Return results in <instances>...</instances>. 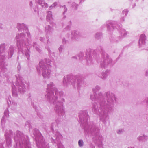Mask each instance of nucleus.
<instances>
[{
    "label": "nucleus",
    "instance_id": "f257e3e1",
    "mask_svg": "<svg viewBox=\"0 0 148 148\" xmlns=\"http://www.w3.org/2000/svg\"><path fill=\"white\" fill-rule=\"evenodd\" d=\"M53 86L52 82L47 85V93L45 96L50 103H56L55 110L61 111L63 110V103L65 102L62 97L63 93L62 92H58L57 88Z\"/></svg>",
    "mask_w": 148,
    "mask_h": 148
},
{
    "label": "nucleus",
    "instance_id": "f03ea898",
    "mask_svg": "<svg viewBox=\"0 0 148 148\" xmlns=\"http://www.w3.org/2000/svg\"><path fill=\"white\" fill-rule=\"evenodd\" d=\"M25 37V35L23 33L17 35L16 37L17 46L19 49V52L21 51L23 54L25 53L27 59L29 60V50L26 46L27 45H26L23 40H23Z\"/></svg>",
    "mask_w": 148,
    "mask_h": 148
},
{
    "label": "nucleus",
    "instance_id": "7ed1b4c3",
    "mask_svg": "<svg viewBox=\"0 0 148 148\" xmlns=\"http://www.w3.org/2000/svg\"><path fill=\"white\" fill-rule=\"evenodd\" d=\"M106 95L107 99L105 103V105L103 106L102 103H100V107L101 108H102L106 110H112L113 108L114 101H116V97L114 93L110 92H107Z\"/></svg>",
    "mask_w": 148,
    "mask_h": 148
},
{
    "label": "nucleus",
    "instance_id": "20e7f679",
    "mask_svg": "<svg viewBox=\"0 0 148 148\" xmlns=\"http://www.w3.org/2000/svg\"><path fill=\"white\" fill-rule=\"evenodd\" d=\"M48 64L44 63L43 61H40L39 63V66L37 68L38 72L41 70L42 75L45 79L49 78L52 76V74L50 69V66H47Z\"/></svg>",
    "mask_w": 148,
    "mask_h": 148
},
{
    "label": "nucleus",
    "instance_id": "39448f33",
    "mask_svg": "<svg viewBox=\"0 0 148 148\" xmlns=\"http://www.w3.org/2000/svg\"><path fill=\"white\" fill-rule=\"evenodd\" d=\"M16 85L18 87V91L21 93H23L25 92L26 88L22 81V77L19 74L16 75Z\"/></svg>",
    "mask_w": 148,
    "mask_h": 148
},
{
    "label": "nucleus",
    "instance_id": "423d86ee",
    "mask_svg": "<svg viewBox=\"0 0 148 148\" xmlns=\"http://www.w3.org/2000/svg\"><path fill=\"white\" fill-rule=\"evenodd\" d=\"M146 36L144 34H142L140 36L139 41V45L140 48L144 49L145 46Z\"/></svg>",
    "mask_w": 148,
    "mask_h": 148
},
{
    "label": "nucleus",
    "instance_id": "0eeeda50",
    "mask_svg": "<svg viewBox=\"0 0 148 148\" xmlns=\"http://www.w3.org/2000/svg\"><path fill=\"white\" fill-rule=\"evenodd\" d=\"M5 46L4 44H2L0 45V62H3L5 59L3 54L5 50Z\"/></svg>",
    "mask_w": 148,
    "mask_h": 148
},
{
    "label": "nucleus",
    "instance_id": "6e6552de",
    "mask_svg": "<svg viewBox=\"0 0 148 148\" xmlns=\"http://www.w3.org/2000/svg\"><path fill=\"white\" fill-rule=\"evenodd\" d=\"M81 36V34L79 31H73L71 32V38L73 40H77Z\"/></svg>",
    "mask_w": 148,
    "mask_h": 148
},
{
    "label": "nucleus",
    "instance_id": "1a4fd4ad",
    "mask_svg": "<svg viewBox=\"0 0 148 148\" xmlns=\"http://www.w3.org/2000/svg\"><path fill=\"white\" fill-rule=\"evenodd\" d=\"M73 77L70 75H67L64 78L63 82L64 85H68L70 82H72Z\"/></svg>",
    "mask_w": 148,
    "mask_h": 148
},
{
    "label": "nucleus",
    "instance_id": "9d476101",
    "mask_svg": "<svg viewBox=\"0 0 148 148\" xmlns=\"http://www.w3.org/2000/svg\"><path fill=\"white\" fill-rule=\"evenodd\" d=\"M14 49L13 47L11 46L10 47L8 52V58L12 57L13 54Z\"/></svg>",
    "mask_w": 148,
    "mask_h": 148
},
{
    "label": "nucleus",
    "instance_id": "9b49d317",
    "mask_svg": "<svg viewBox=\"0 0 148 148\" xmlns=\"http://www.w3.org/2000/svg\"><path fill=\"white\" fill-rule=\"evenodd\" d=\"M36 2L44 8H47L48 7V5L45 3L43 0H36Z\"/></svg>",
    "mask_w": 148,
    "mask_h": 148
},
{
    "label": "nucleus",
    "instance_id": "f8f14e48",
    "mask_svg": "<svg viewBox=\"0 0 148 148\" xmlns=\"http://www.w3.org/2000/svg\"><path fill=\"white\" fill-rule=\"evenodd\" d=\"M90 99L92 101H95L96 99H97V95L96 92H93L92 94H90Z\"/></svg>",
    "mask_w": 148,
    "mask_h": 148
},
{
    "label": "nucleus",
    "instance_id": "ddd939ff",
    "mask_svg": "<svg viewBox=\"0 0 148 148\" xmlns=\"http://www.w3.org/2000/svg\"><path fill=\"white\" fill-rule=\"evenodd\" d=\"M12 92L14 96L16 97L17 96V92L16 88L14 85L12 86Z\"/></svg>",
    "mask_w": 148,
    "mask_h": 148
},
{
    "label": "nucleus",
    "instance_id": "4468645a",
    "mask_svg": "<svg viewBox=\"0 0 148 148\" xmlns=\"http://www.w3.org/2000/svg\"><path fill=\"white\" fill-rule=\"evenodd\" d=\"M17 27L19 30L22 28L26 29L27 28L26 25L23 23H18L17 25Z\"/></svg>",
    "mask_w": 148,
    "mask_h": 148
},
{
    "label": "nucleus",
    "instance_id": "2eb2a0df",
    "mask_svg": "<svg viewBox=\"0 0 148 148\" xmlns=\"http://www.w3.org/2000/svg\"><path fill=\"white\" fill-rule=\"evenodd\" d=\"M120 33L121 35L122 36H125L129 34L128 32H126L124 29H120Z\"/></svg>",
    "mask_w": 148,
    "mask_h": 148
},
{
    "label": "nucleus",
    "instance_id": "dca6fc26",
    "mask_svg": "<svg viewBox=\"0 0 148 148\" xmlns=\"http://www.w3.org/2000/svg\"><path fill=\"white\" fill-rule=\"evenodd\" d=\"M109 73L110 72L109 71H106L105 72L103 73L102 74L101 78L103 79H105L107 77Z\"/></svg>",
    "mask_w": 148,
    "mask_h": 148
},
{
    "label": "nucleus",
    "instance_id": "f3484780",
    "mask_svg": "<svg viewBox=\"0 0 148 148\" xmlns=\"http://www.w3.org/2000/svg\"><path fill=\"white\" fill-rule=\"evenodd\" d=\"M47 20H51L52 19V15L51 11H48L47 16Z\"/></svg>",
    "mask_w": 148,
    "mask_h": 148
},
{
    "label": "nucleus",
    "instance_id": "a211bd4d",
    "mask_svg": "<svg viewBox=\"0 0 148 148\" xmlns=\"http://www.w3.org/2000/svg\"><path fill=\"white\" fill-rule=\"evenodd\" d=\"M100 89V87L98 86H96L95 87L93 88L92 91L93 92H96L99 91Z\"/></svg>",
    "mask_w": 148,
    "mask_h": 148
},
{
    "label": "nucleus",
    "instance_id": "6ab92c4d",
    "mask_svg": "<svg viewBox=\"0 0 148 148\" xmlns=\"http://www.w3.org/2000/svg\"><path fill=\"white\" fill-rule=\"evenodd\" d=\"M46 30L47 32L50 33L52 31L53 29L49 25H48L46 27Z\"/></svg>",
    "mask_w": 148,
    "mask_h": 148
},
{
    "label": "nucleus",
    "instance_id": "aec40b11",
    "mask_svg": "<svg viewBox=\"0 0 148 148\" xmlns=\"http://www.w3.org/2000/svg\"><path fill=\"white\" fill-rule=\"evenodd\" d=\"M147 137V136L146 135H143L139 136L138 138V139L139 140H142L145 139Z\"/></svg>",
    "mask_w": 148,
    "mask_h": 148
},
{
    "label": "nucleus",
    "instance_id": "412c9836",
    "mask_svg": "<svg viewBox=\"0 0 148 148\" xmlns=\"http://www.w3.org/2000/svg\"><path fill=\"white\" fill-rule=\"evenodd\" d=\"M128 11L127 9H125L124 10L122 13V16L123 17H124V16H126L127 13H128Z\"/></svg>",
    "mask_w": 148,
    "mask_h": 148
},
{
    "label": "nucleus",
    "instance_id": "4be33fe9",
    "mask_svg": "<svg viewBox=\"0 0 148 148\" xmlns=\"http://www.w3.org/2000/svg\"><path fill=\"white\" fill-rule=\"evenodd\" d=\"M103 96L102 93L101 92H99L98 94V96H97V99L99 100L103 98Z\"/></svg>",
    "mask_w": 148,
    "mask_h": 148
},
{
    "label": "nucleus",
    "instance_id": "5701e85b",
    "mask_svg": "<svg viewBox=\"0 0 148 148\" xmlns=\"http://www.w3.org/2000/svg\"><path fill=\"white\" fill-rule=\"evenodd\" d=\"M84 144V142L82 140H79L78 141V145L80 147H82L83 146Z\"/></svg>",
    "mask_w": 148,
    "mask_h": 148
},
{
    "label": "nucleus",
    "instance_id": "b1692460",
    "mask_svg": "<svg viewBox=\"0 0 148 148\" xmlns=\"http://www.w3.org/2000/svg\"><path fill=\"white\" fill-rule=\"evenodd\" d=\"M57 3L56 2L54 3L51 6L49 7L50 9H51L52 8H54L57 5Z\"/></svg>",
    "mask_w": 148,
    "mask_h": 148
},
{
    "label": "nucleus",
    "instance_id": "393cba45",
    "mask_svg": "<svg viewBox=\"0 0 148 148\" xmlns=\"http://www.w3.org/2000/svg\"><path fill=\"white\" fill-rule=\"evenodd\" d=\"M82 81L80 79L77 80V85L79 86L80 84H82Z\"/></svg>",
    "mask_w": 148,
    "mask_h": 148
},
{
    "label": "nucleus",
    "instance_id": "a878e982",
    "mask_svg": "<svg viewBox=\"0 0 148 148\" xmlns=\"http://www.w3.org/2000/svg\"><path fill=\"white\" fill-rule=\"evenodd\" d=\"M73 6L74 7L75 6V9H76L77 8L78 5L77 4H76L75 3H73Z\"/></svg>",
    "mask_w": 148,
    "mask_h": 148
},
{
    "label": "nucleus",
    "instance_id": "bb28decb",
    "mask_svg": "<svg viewBox=\"0 0 148 148\" xmlns=\"http://www.w3.org/2000/svg\"><path fill=\"white\" fill-rule=\"evenodd\" d=\"M123 132V130H118L117 132V133L119 134H121Z\"/></svg>",
    "mask_w": 148,
    "mask_h": 148
},
{
    "label": "nucleus",
    "instance_id": "cd10ccee",
    "mask_svg": "<svg viewBox=\"0 0 148 148\" xmlns=\"http://www.w3.org/2000/svg\"><path fill=\"white\" fill-rule=\"evenodd\" d=\"M63 48V45H61L59 48V49L60 51H61L62 49Z\"/></svg>",
    "mask_w": 148,
    "mask_h": 148
},
{
    "label": "nucleus",
    "instance_id": "c85d7f7f",
    "mask_svg": "<svg viewBox=\"0 0 148 148\" xmlns=\"http://www.w3.org/2000/svg\"><path fill=\"white\" fill-rule=\"evenodd\" d=\"M34 47H35L36 48V50L38 51H40L38 47H36L35 45H34Z\"/></svg>",
    "mask_w": 148,
    "mask_h": 148
},
{
    "label": "nucleus",
    "instance_id": "c756f323",
    "mask_svg": "<svg viewBox=\"0 0 148 148\" xmlns=\"http://www.w3.org/2000/svg\"><path fill=\"white\" fill-rule=\"evenodd\" d=\"M62 7L64 8V13L65 12H66V11L67 10V8L66 7H65L64 6H63Z\"/></svg>",
    "mask_w": 148,
    "mask_h": 148
},
{
    "label": "nucleus",
    "instance_id": "7c9ffc66",
    "mask_svg": "<svg viewBox=\"0 0 148 148\" xmlns=\"http://www.w3.org/2000/svg\"><path fill=\"white\" fill-rule=\"evenodd\" d=\"M26 33L27 34L28 36H29L30 35V34L28 32V30H27L26 31Z\"/></svg>",
    "mask_w": 148,
    "mask_h": 148
},
{
    "label": "nucleus",
    "instance_id": "2f4dec72",
    "mask_svg": "<svg viewBox=\"0 0 148 148\" xmlns=\"http://www.w3.org/2000/svg\"><path fill=\"white\" fill-rule=\"evenodd\" d=\"M29 5L31 7H32L33 3L32 1H30L29 3Z\"/></svg>",
    "mask_w": 148,
    "mask_h": 148
},
{
    "label": "nucleus",
    "instance_id": "473e14b6",
    "mask_svg": "<svg viewBox=\"0 0 148 148\" xmlns=\"http://www.w3.org/2000/svg\"><path fill=\"white\" fill-rule=\"evenodd\" d=\"M40 41H44V38H43L40 37Z\"/></svg>",
    "mask_w": 148,
    "mask_h": 148
},
{
    "label": "nucleus",
    "instance_id": "72a5a7b5",
    "mask_svg": "<svg viewBox=\"0 0 148 148\" xmlns=\"http://www.w3.org/2000/svg\"><path fill=\"white\" fill-rule=\"evenodd\" d=\"M146 102L147 105V108H148V97L146 99Z\"/></svg>",
    "mask_w": 148,
    "mask_h": 148
},
{
    "label": "nucleus",
    "instance_id": "f704fd0d",
    "mask_svg": "<svg viewBox=\"0 0 148 148\" xmlns=\"http://www.w3.org/2000/svg\"><path fill=\"white\" fill-rule=\"evenodd\" d=\"M124 21V18H123V17L122 16V18L121 19V22L123 21Z\"/></svg>",
    "mask_w": 148,
    "mask_h": 148
},
{
    "label": "nucleus",
    "instance_id": "c9c22d12",
    "mask_svg": "<svg viewBox=\"0 0 148 148\" xmlns=\"http://www.w3.org/2000/svg\"><path fill=\"white\" fill-rule=\"evenodd\" d=\"M77 57H78V58H77V57L76 58L77 59H78V58L79 59H81V58L79 56H78Z\"/></svg>",
    "mask_w": 148,
    "mask_h": 148
},
{
    "label": "nucleus",
    "instance_id": "e433bc0d",
    "mask_svg": "<svg viewBox=\"0 0 148 148\" xmlns=\"http://www.w3.org/2000/svg\"><path fill=\"white\" fill-rule=\"evenodd\" d=\"M64 40H65V39H63V42L64 43H66V42H65V41H64Z\"/></svg>",
    "mask_w": 148,
    "mask_h": 148
},
{
    "label": "nucleus",
    "instance_id": "4c0bfd02",
    "mask_svg": "<svg viewBox=\"0 0 148 148\" xmlns=\"http://www.w3.org/2000/svg\"><path fill=\"white\" fill-rule=\"evenodd\" d=\"M108 60H107L106 61V62H108Z\"/></svg>",
    "mask_w": 148,
    "mask_h": 148
},
{
    "label": "nucleus",
    "instance_id": "58836bf2",
    "mask_svg": "<svg viewBox=\"0 0 148 148\" xmlns=\"http://www.w3.org/2000/svg\"><path fill=\"white\" fill-rule=\"evenodd\" d=\"M97 110L96 109H95V110Z\"/></svg>",
    "mask_w": 148,
    "mask_h": 148
},
{
    "label": "nucleus",
    "instance_id": "ea45409f",
    "mask_svg": "<svg viewBox=\"0 0 148 148\" xmlns=\"http://www.w3.org/2000/svg\"><path fill=\"white\" fill-rule=\"evenodd\" d=\"M110 62H111V61L110 60Z\"/></svg>",
    "mask_w": 148,
    "mask_h": 148
}]
</instances>
